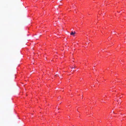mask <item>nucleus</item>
Wrapping results in <instances>:
<instances>
[{"label":"nucleus","mask_w":126,"mask_h":126,"mask_svg":"<svg viewBox=\"0 0 126 126\" xmlns=\"http://www.w3.org/2000/svg\"><path fill=\"white\" fill-rule=\"evenodd\" d=\"M76 33L75 32H72L70 33V34L71 35H72L74 36V34Z\"/></svg>","instance_id":"obj_1"},{"label":"nucleus","mask_w":126,"mask_h":126,"mask_svg":"<svg viewBox=\"0 0 126 126\" xmlns=\"http://www.w3.org/2000/svg\"><path fill=\"white\" fill-rule=\"evenodd\" d=\"M75 67H76V66L75 65V66H74V67H72V68H75Z\"/></svg>","instance_id":"obj_2"},{"label":"nucleus","mask_w":126,"mask_h":126,"mask_svg":"<svg viewBox=\"0 0 126 126\" xmlns=\"http://www.w3.org/2000/svg\"><path fill=\"white\" fill-rule=\"evenodd\" d=\"M120 80H118V82H120Z\"/></svg>","instance_id":"obj_3"},{"label":"nucleus","mask_w":126,"mask_h":126,"mask_svg":"<svg viewBox=\"0 0 126 126\" xmlns=\"http://www.w3.org/2000/svg\"><path fill=\"white\" fill-rule=\"evenodd\" d=\"M82 79H80L79 80H81Z\"/></svg>","instance_id":"obj_4"}]
</instances>
